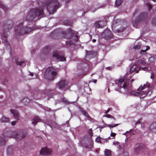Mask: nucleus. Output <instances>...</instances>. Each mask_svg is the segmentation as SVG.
<instances>
[{
    "label": "nucleus",
    "mask_w": 156,
    "mask_h": 156,
    "mask_svg": "<svg viewBox=\"0 0 156 156\" xmlns=\"http://www.w3.org/2000/svg\"><path fill=\"white\" fill-rule=\"evenodd\" d=\"M124 77L117 81L114 85L115 90L119 92L128 95L139 96L140 98H143L146 95H150L152 93L149 84L147 83L143 86H140L138 89V92L132 91L130 84Z\"/></svg>",
    "instance_id": "f257e3e1"
},
{
    "label": "nucleus",
    "mask_w": 156,
    "mask_h": 156,
    "mask_svg": "<svg viewBox=\"0 0 156 156\" xmlns=\"http://www.w3.org/2000/svg\"><path fill=\"white\" fill-rule=\"evenodd\" d=\"M59 4L57 0H51L47 1L45 4L42 5V7L39 9H31L29 12L26 17V20L27 21L33 20V18L38 16H43V8L45 7L49 14H52L55 12L56 9L59 8Z\"/></svg>",
    "instance_id": "f03ea898"
},
{
    "label": "nucleus",
    "mask_w": 156,
    "mask_h": 156,
    "mask_svg": "<svg viewBox=\"0 0 156 156\" xmlns=\"http://www.w3.org/2000/svg\"><path fill=\"white\" fill-rule=\"evenodd\" d=\"M27 135L26 132H12L10 130L4 131L2 133L3 136L0 138V146L5 145L7 138L11 137L17 140H20L25 137Z\"/></svg>",
    "instance_id": "7ed1b4c3"
},
{
    "label": "nucleus",
    "mask_w": 156,
    "mask_h": 156,
    "mask_svg": "<svg viewBox=\"0 0 156 156\" xmlns=\"http://www.w3.org/2000/svg\"><path fill=\"white\" fill-rule=\"evenodd\" d=\"M77 32H74L70 28L67 29L66 33H64V38H68L70 42L67 43L66 41L67 44L71 45L74 41H76L78 40V37L77 35Z\"/></svg>",
    "instance_id": "20e7f679"
},
{
    "label": "nucleus",
    "mask_w": 156,
    "mask_h": 156,
    "mask_svg": "<svg viewBox=\"0 0 156 156\" xmlns=\"http://www.w3.org/2000/svg\"><path fill=\"white\" fill-rule=\"evenodd\" d=\"M15 30L16 34V37L17 38V35L20 34H28L33 30V29L32 28L23 26L22 23H21L15 27Z\"/></svg>",
    "instance_id": "39448f33"
},
{
    "label": "nucleus",
    "mask_w": 156,
    "mask_h": 156,
    "mask_svg": "<svg viewBox=\"0 0 156 156\" xmlns=\"http://www.w3.org/2000/svg\"><path fill=\"white\" fill-rule=\"evenodd\" d=\"M57 75V72L52 67L47 68L45 70L44 76L48 80H52L55 78Z\"/></svg>",
    "instance_id": "423d86ee"
},
{
    "label": "nucleus",
    "mask_w": 156,
    "mask_h": 156,
    "mask_svg": "<svg viewBox=\"0 0 156 156\" xmlns=\"http://www.w3.org/2000/svg\"><path fill=\"white\" fill-rule=\"evenodd\" d=\"M102 37L106 40H108L113 37V35L111 31L108 29L104 30L101 34Z\"/></svg>",
    "instance_id": "0eeeda50"
},
{
    "label": "nucleus",
    "mask_w": 156,
    "mask_h": 156,
    "mask_svg": "<svg viewBox=\"0 0 156 156\" xmlns=\"http://www.w3.org/2000/svg\"><path fill=\"white\" fill-rule=\"evenodd\" d=\"M53 57L56 58L57 60L60 61H64L66 60V58L64 57L63 54H61L57 51L55 52L53 55Z\"/></svg>",
    "instance_id": "6e6552de"
},
{
    "label": "nucleus",
    "mask_w": 156,
    "mask_h": 156,
    "mask_svg": "<svg viewBox=\"0 0 156 156\" xmlns=\"http://www.w3.org/2000/svg\"><path fill=\"white\" fill-rule=\"evenodd\" d=\"M146 16L147 13H141L140 15V17L137 18L135 20V21H132V23L133 26L135 27H137L138 23L141 21L142 20L141 18H140V17H144Z\"/></svg>",
    "instance_id": "1a4fd4ad"
},
{
    "label": "nucleus",
    "mask_w": 156,
    "mask_h": 156,
    "mask_svg": "<svg viewBox=\"0 0 156 156\" xmlns=\"http://www.w3.org/2000/svg\"><path fill=\"white\" fill-rule=\"evenodd\" d=\"M120 21V20L117 19L116 20H115L114 22L113 23V24L112 25V27L113 30L114 32L115 33H120L123 32V31H124L125 29L123 28H121L120 29H114V27H115L116 25V24L118 23Z\"/></svg>",
    "instance_id": "9d476101"
},
{
    "label": "nucleus",
    "mask_w": 156,
    "mask_h": 156,
    "mask_svg": "<svg viewBox=\"0 0 156 156\" xmlns=\"http://www.w3.org/2000/svg\"><path fill=\"white\" fill-rule=\"evenodd\" d=\"M140 67L137 66L136 64H131L129 67V72L130 73H138L140 70Z\"/></svg>",
    "instance_id": "9b49d317"
},
{
    "label": "nucleus",
    "mask_w": 156,
    "mask_h": 156,
    "mask_svg": "<svg viewBox=\"0 0 156 156\" xmlns=\"http://www.w3.org/2000/svg\"><path fill=\"white\" fill-rule=\"evenodd\" d=\"M52 152V150L46 147L42 148L41 150L40 153L41 155H48L50 154Z\"/></svg>",
    "instance_id": "f8f14e48"
},
{
    "label": "nucleus",
    "mask_w": 156,
    "mask_h": 156,
    "mask_svg": "<svg viewBox=\"0 0 156 156\" xmlns=\"http://www.w3.org/2000/svg\"><path fill=\"white\" fill-rule=\"evenodd\" d=\"M106 24V22L104 21H98L94 23L95 27L98 28L104 27Z\"/></svg>",
    "instance_id": "ddd939ff"
},
{
    "label": "nucleus",
    "mask_w": 156,
    "mask_h": 156,
    "mask_svg": "<svg viewBox=\"0 0 156 156\" xmlns=\"http://www.w3.org/2000/svg\"><path fill=\"white\" fill-rule=\"evenodd\" d=\"M89 66V65L87 63L82 62L77 65V68L79 70H85L86 69L87 70L88 69Z\"/></svg>",
    "instance_id": "4468645a"
},
{
    "label": "nucleus",
    "mask_w": 156,
    "mask_h": 156,
    "mask_svg": "<svg viewBox=\"0 0 156 156\" xmlns=\"http://www.w3.org/2000/svg\"><path fill=\"white\" fill-rule=\"evenodd\" d=\"M66 81L65 80L60 81L56 85V87L59 89H63L66 85Z\"/></svg>",
    "instance_id": "2eb2a0df"
},
{
    "label": "nucleus",
    "mask_w": 156,
    "mask_h": 156,
    "mask_svg": "<svg viewBox=\"0 0 156 156\" xmlns=\"http://www.w3.org/2000/svg\"><path fill=\"white\" fill-rule=\"evenodd\" d=\"M86 55L85 57V59H87L88 58H91L94 56L96 55V52H94L92 51H88L86 50Z\"/></svg>",
    "instance_id": "dca6fc26"
},
{
    "label": "nucleus",
    "mask_w": 156,
    "mask_h": 156,
    "mask_svg": "<svg viewBox=\"0 0 156 156\" xmlns=\"http://www.w3.org/2000/svg\"><path fill=\"white\" fill-rule=\"evenodd\" d=\"M11 112L13 114L14 118L17 120L19 119V115L18 112L13 109H10Z\"/></svg>",
    "instance_id": "f3484780"
},
{
    "label": "nucleus",
    "mask_w": 156,
    "mask_h": 156,
    "mask_svg": "<svg viewBox=\"0 0 156 156\" xmlns=\"http://www.w3.org/2000/svg\"><path fill=\"white\" fill-rule=\"evenodd\" d=\"M16 62L17 65L23 66H24L26 65L25 61H23L20 60V61H19L17 60H16Z\"/></svg>",
    "instance_id": "a211bd4d"
},
{
    "label": "nucleus",
    "mask_w": 156,
    "mask_h": 156,
    "mask_svg": "<svg viewBox=\"0 0 156 156\" xmlns=\"http://www.w3.org/2000/svg\"><path fill=\"white\" fill-rule=\"evenodd\" d=\"M95 140H96V141L97 142L100 143H102V142L103 141L104 142H107V140H108V139H101L100 138L97 137L96 139Z\"/></svg>",
    "instance_id": "6ab92c4d"
},
{
    "label": "nucleus",
    "mask_w": 156,
    "mask_h": 156,
    "mask_svg": "<svg viewBox=\"0 0 156 156\" xmlns=\"http://www.w3.org/2000/svg\"><path fill=\"white\" fill-rule=\"evenodd\" d=\"M40 121L41 119L39 118L35 117L34 118L32 123L34 125H35L37 122H39Z\"/></svg>",
    "instance_id": "aec40b11"
},
{
    "label": "nucleus",
    "mask_w": 156,
    "mask_h": 156,
    "mask_svg": "<svg viewBox=\"0 0 156 156\" xmlns=\"http://www.w3.org/2000/svg\"><path fill=\"white\" fill-rule=\"evenodd\" d=\"M123 2L122 0H116L115 1V5L117 7L119 6Z\"/></svg>",
    "instance_id": "412c9836"
},
{
    "label": "nucleus",
    "mask_w": 156,
    "mask_h": 156,
    "mask_svg": "<svg viewBox=\"0 0 156 156\" xmlns=\"http://www.w3.org/2000/svg\"><path fill=\"white\" fill-rule=\"evenodd\" d=\"M9 121V119L8 118L5 117H3L0 119L1 122H8Z\"/></svg>",
    "instance_id": "4be33fe9"
},
{
    "label": "nucleus",
    "mask_w": 156,
    "mask_h": 156,
    "mask_svg": "<svg viewBox=\"0 0 156 156\" xmlns=\"http://www.w3.org/2000/svg\"><path fill=\"white\" fill-rule=\"evenodd\" d=\"M53 91L52 90H49L46 93V94L48 96V97H50L51 98L52 96V94H53Z\"/></svg>",
    "instance_id": "5701e85b"
},
{
    "label": "nucleus",
    "mask_w": 156,
    "mask_h": 156,
    "mask_svg": "<svg viewBox=\"0 0 156 156\" xmlns=\"http://www.w3.org/2000/svg\"><path fill=\"white\" fill-rule=\"evenodd\" d=\"M140 148L138 146L136 147L134 149V153L135 154H137L139 153L140 151Z\"/></svg>",
    "instance_id": "b1692460"
},
{
    "label": "nucleus",
    "mask_w": 156,
    "mask_h": 156,
    "mask_svg": "<svg viewBox=\"0 0 156 156\" xmlns=\"http://www.w3.org/2000/svg\"><path fill=\"white\" fill-rule=\"evenodd\" d=\"M111 155V152L110 150L106 149L105 151V155L106 156H109Z\"/></svg>",
    "instance_id": "393cba45"
},
{
    "label": "nucleus",
    "mask_w": 156,
    "mask_h": 156,
    "mask_svg": "<svg viewBox=\"0 0 156 156\" xmlns=\"http://www.w3.org/2000/svg\"><path fill=\"white\" fill-rule=\"evenodd\" d=\"M80 111L82 113L86 116L90 118V117H89L87 113L83 110V108H80Z\"/></svg>",
    "instance_id": "a878e982"
},
{
    "label": "nucleus",
    "mask_w": 156,
    "mask_h": 156,
    "mask_svg": "<svg viewBox=\"0 0 156 156\" xmlns=\"http://www.w3.org/2000/svg\"><path fill=\"white\" fill-rule=\"evenodd\" d=\"M149 48H150V47L148 46H146V48L145 50H141V52H140L141 54L143 55V54H145L146 53V51L149 49Z\"/></svg>",
    "instance_id": "bb28decb"
},
{
    "label": "nucleus",
    "mask_w": 156,
    "mask_h": 156,
    "mask_svg": "<svg viewBox=\"0 0 156 156\" xmlns=\"http://www.w3.org/2000/svg\"><path fill=\"white\" fill-rule=\"evenodd\" d=\"M119 125L118 124H113L112 125H108L107 126V127H108L110 128L111 129V130H112V128H113L114 127L117 126Z\"/></svg>",
    "instance_id": "cd10ccee"
},
{
    "label": "nucleus",
    "mask_w": 156,
    "mask_h": 156,
    "mask_svg": "<svg viewBox=\"0 0 156 156\" xmlns=\"http://www.w3.org/2000/svg\"><path fill=\"white\" fill-rule=\"evenodd\" d=\"M146 5L148 8L149 10H150L152 8V5L149 3H146Z\"/></svg>",
    "instance_id": "c85d7f7f"
},
{
    "label": "nucleus",
    "mask_w": 156,
    "mask_h": 156,
    "mask_svg": "<svg viewBox=\"0 0 156 156\" xmlns=\"http://www.w3.org/2000/svg\"><path fill=\"white\" fill-rule=\"evenodd\" d=\"M103 117H106L108 118H112V119H114L115 120V118L113 117V116H112L111 115L109 114H107V115H104L103 116Z\"/></svg>",
    "instance_id": "c756f323"
},
{
    "label": "nucleus",
    "mask_w": 156,
    "mask_h": 156,
    "mask_svg": "<svg viewBox=\"0 0 156 156\" xmlns=\"http://www.w3.org/2000/svg\"><path fill=\"white\" fill-rule=\"evenodd\" d=\"M155 59L154 57H151L149 58L148 60L151 62H154Z\"/></svg>",
    "instance_id": "7c9ffc66"
},
{
    "label": "nucleus",
    "mask_w": 156,
    "mask_h": 156,
    "mask_svg": "<svg viewBox=\"0 0 156 156\" xmlns=\"http://www.w3.org/2000/svg\"><path fill=\"white\" fill-rule=\"evenodd\" d=\"M140 48V46L139 45H136L133 47V48L135 50H138Z\"/></svg>",
    "instance_id": "2f4dec72"
},
{
    "label": "nucleus",
    "mask_w": 156,
    "mask_h": 156,
    "mask_svg": "<svg viewBox=\"0 0 156 156\" xmlns=\"http://www.w3.org/2000/svg\"><path fill=\"white\" fill-rule=\"evenodd\" d=\"M62 101L63 103L66 104H69V102L65 98L62 99Z\"/></svg>",
    "instance_id": "473e14b6"
},
{
    "label": "nucleus",
    "mask_w": 156,
    "mask_h": 156,
    "mask_svg": "<svg viewBox=\"0 0 156 156\" xmlns=\"http://www.w3.org/2000/svg\"><path fill=\"white\" fill-rule=\"evenodd\" d=\"M0 7L3 9L5 10V8H6L5 6L3 4L1 3L0 2Z\"/></svg>",
    "instance_id": "72a5a7b5"
},
{
    "label": "nucleus",
    "mask_w": 156,
    "mask_h": 156,
    "mask_svg": "<svg viewBox=\"0 0 156 156\" xmlns=\"http://www.w3.org/2000/svg\"><path fill=\"white\" fill-rule=\"evenodd\" d=\"M111 133L110 134V136L112 137H115L116 135V133H115L112 132V130H111Z\"/></svg>",
    "instance_id": "f704fd0d"
},
{
    "label": "nucleus",
    "mask_w": 156,
    "mask_h": 156,
    "mask_svg": "<svg viewBox=\"0 0 156 156\" xmlns=\"http://www.w3.org/2000/svg\"><path fill=\"white\" fill-rule=\"evenodd\" d=\"M11 150H12V147L11 146L9 147L7 149V151L8 153H9V151H11Z\"/></svg>",
    "instance_id": "c9c22d12"
},
{
    "label": "nucleus",
    "mask_w": 156,
    "mask_h": 156,
    "mask_svg": "<svg viewBox=\"0 0 156 156\" xmlns=\"http://www.w3.org/2000/svg\"><path fill=\"white\" fill-rule=\"evenodd\" d=\"M2 41L5 45L7 44L8 42L6 39H3Z\"/></svg>",
    "instance_id": "e433bc0d"
},
{
    "label": "nucleus",
    "mask_w": 156,
    "mask_h": 156,
    "mask_svg": "<svg viewBox=\"0 0 156 156\" xmlns=\"http://www.w3.org/2000/svg\"><path fill=\"white\" fill-rule=\"evenodd\" d=\"M140 63L142 65H144L145 62L144 60H142L140 61Z\"/></svg>",
    "instance_id": "4c0bfd02"
},
{
    "label": "nucleus",
    "mask_w": 156,
    "mask_h": 156,
    "mask_svg": "<svg viewBox=\"0 0 156 156\" xmlns=\"http://www.w3.org/2000/svg\"><path fill=\"white\" fill-rule=\"evenodd\" d=\"M140 69L145 71H147L148 70L147 68L146 67H142L141 68V69Z\"/></svg>",
    "instance_id": "58836bf2"
},
{
    "label": "nucleus",
    "mask_w": 156,
    "mask_h": 156,
    "mask_svg": "<svg viewBox=\"0 0 156 156\" xmlns=\"http://www.w3.org/2000/svg\"><path fill=\"white\" fill-rule=\"evenodd\" d=\"M89 134L91 136H92V129H90V130L89 131Z\"/></svg>",
    "instance_id": "ea45409f"
},
{
    "label": "nucleus",
    "mask_w": 156,
    "mask_h": 156,
    "mask_svg": "<svg viewBox=\"0 0 156 156\" xmlns=\"http://www.w3.org/2000/svg\"><path fill=\"white\" fill-rule=\"evenodd\" d=\"M110 110V109L109 108H108V109L106 110L105 112V113L106 114L107 113H108Z\"/></svg>",
    "instance_id": "a19ab883"
},
{
    "label": "nucleus",
    "mask_w": 156,
    "mask_h": 156,
    "mask_svg": "<svg viewBox=\"0 0 156 156\" xmlns=\"http://www.w3.org/2000/svg\"><path fill=\"white\" fill-rule=\"evenodd\" d=\"M119 143V142L117 141L114 142L113 143V144L114 145H116Z\"/></svg>",
    "instance_id": "79ce46f5"
},
{
    "label": "nucleus",
    "mask_w": 156,
    "mask_h": 156,
    "mask_svg": "<svg viewBox=\"0 0 156 156\" xmlns=\"http://www.w3.org/2000/svg\"><path fill=\"white\" fill-rule=\"evenodd\" d=\"M16 123V122L13 121V122H12L11 124L12 126H14L15 124Z\"/></svg>",
    "instance_id": "37998d69"
},
{
    "label": "nucleus",
    "mask_w": 156,
    "mask_h": 156,
    "mask_svg": "<svg viewBox=\"0 0 156 156\" xmlns=\"http://www.w3.org/2000/svg\"><path fill=\"white\" fill-rule=\"evenodd\" d=\"M154 75L153 74H152L151 75V78L152 79H153L154 78Z\"/></svg>",
    "instance_id": "c03bdc74"
},
{
    "label": "nucleus",
    "mask_w": 156,
    "mask_h": 156,
    "mask_svg": "<svg viewBox=\"0 0 156 156\" xmlns=\"http://www.w3.org/2000/svg\"><path fill=\"white\" fill-rule=\"evenodd\" d=\"M140 121L138 120V121H136V124L138 123H140Z\"/></svg>",
    "instance_id": "a18cd8bd"
},
{
    "label": "nucleus",
    "mask_w": 156,
    "mask_h": 156,
    "mask_svg": "<svg viewBox=\"0 0 156 156\" xmlns=\"http://www.w3.org/2000/svg\"><path fill=\"white\" fill-rule=\"evenodd\" d=\"M153 126V125H151L150 126V130H152V127Z\"/></svg>",
    "instance_id": "49530a36"
},
{
    "label": "nucleus",
    "mask_w": 156,
    "mask_h": 156,
    "mask_svg": "<svg viewBox=\"0 0 156 156\" xmlns=\"http://www.w3.org/2000/svg\"><path fill=\"white\" fill-rule=\"evenodd\" d=\"M136 63H137L138 62L139 59L137 58H136Z\"/></svg>",
    "instance_id": "de8ad7c7"
},
{
    "label": "nucleus",
    "mask_w": 156,
    "mask_h": 156,
    "mask_svg": "<svg viewBox=\"0 0 156 156\" xmlns=\"http://www.w3.org/2000/svg\"><path fill=\"white\" fill-rule=\"evenodd\" d=\"M93 81L95 83L97 81L96 80H93Z\"/></svg>",
    "instance_id": "09e8293b"
},
{
    "label": "nucleus",
    "mask_w": 156,
    "mask_h": 156,
    "mask_svg": "<svg viewBox=\"0 0 156 156\" xmlns=\"http://www.w3.org/2000/svg\"><path fill=\"white\" fill-rule=\"evenodd\" d=\"M92 41L93 42H95L96 41V40L95 39H94L92 40Z\"/></svg>",
    "instance_id": "8fccbe9b"
},
{
    "label": "nucleus",
    "mask_w": 156,
    "mask_h": 156,
    "mask_svg": "<svg viewBox=\"0 0 156 156\" xmlns=\"http://www.w3.org/2000/svg\"><path fill=\"white\" fill-rule=\"evenodd\" d=\"M127 132L129 133V131H126V132L125 133H124V134H123V135H126V133H127Z\"/></svg>",
    "instance_id": "3c124183"
},
{
    "label": "nucleus",
    "mask_w": 156,
    "mask_h": 156,
    "mask_svg": "<svg viewBox=\"0 0 156 156\" xmlns=\"http://www.w3.org/2000/svg\"><path fill=\"white\" fill-rule=\"evenodd\" d=\"M30 75L31 76H33V73H30Z\"/></svg>",
    "instance_id": "603ef678"
},
{
    "label": "nucleus",
    "mask_w": 156,
    "mask_h": 156,
    "mask_svg": "<svg viewBox=\"0 0 156 156\" xmlns=\"http://www.w3.org/2000/svg\"><path fill=\"white\" fill-rule=\"evenodd\" d=\"M110 67H107L106 68V69H110Z\"/></svg>",
    "instance_id": "864d4df0"
},
{
    "label": "nucleus",
    "mask_w": 156,
    "mask_h": 156,
    "mask_svg": "<svg viewBox=\"0 0 156 156\" xmlns=\"http://www.w3.org/2000/svg\"><path fill=\"white\" fill-rule=\"evenodd\" d=\"M134 81V80L133 79H132V80H131V83Z\"/></svg>",
    "instance_id": "5fc2aeb1"
},
{
    "label": "nucleus",
    "mask_w": 156,
    "mask_h": 156,
    "mask_svg": "<svg viewBox=\"0 0 156 156\" xmlns=\"http://www.w3.org/2000/svg\"><path fill=\"white\" fill-rule=\"evenodd\" d=\"M122 61H121V62H120V64H122Z\"/></svg>",
    "instance_id": "6e6d98bb"
},
{
    "label": "nucleus",
    "mask_w": 156,
    "mask_h": 156,
    "mask_svg": "<svg viewBox=\"0 0 156 156\" xmlns=\"http://www.w3.org/2000/svg\"><path fill=\"white\" fill-rule=\"evenodd\" d=\"M133 61H134V59H133V60H132Z\"/></svg>",
    "instance_id": "4d7b16f0"
},
{
    "label": "nucleus",
    "mask_w": 156,
    "mask_h": 156,
    "mask_svg": "<svg viewBox=\"0 0 156 156\" xmlns=\"http://www.w3.org/2000/svg\"><path fill=\"white\" fill-rule=\"evenodd\" d=\"M25 99H24V100H23V101H24V100H25Z\"/></svg>",
    "instance_id": "13d9d810"
},
{
    "label": "nucleus",
    "mask_w": 156,
    "mask_h": 156,
    "mask_svg": "<svg viewBox=\"0 0 156 156\" xmlns=\"http://www.w3.org/2000/svg\"><path fill=\"white\" fill-rule=\"evenodd\" d=\"M25 99H24V100H23V101H24V100H25Z\"/></svg>",
    "instance_id": "bf43d9fd"
},
{
    "label": "nucleus",
    "mask_w": 156,
    "mask_h": 156,
    "mask_svg": "<svg viewBox=\"0 0 156 156\" xmlns=\"http://www.w3.org/2000/svg\"><path fill=\"white\" fill-rule=\"evenodd\" d=\"M25 99H24V100H23V101H24V100H25Z\"/></svg>",
    "instance_id": "052dcab7"
},
{
    "label": "nucleus",
    "mask_w": 156,
    "mask_h": 156,
    "mask_svg": "<svg viewBox=\"0 0 156 156\" xmlns=\"http://www.w3.org/2000/svg\"><path fill=\"white\" fill-rule=\"evenodd\" d=\"M27 99V100H28V101H29V99Z\"/></svg>",
    "instance_id": "680f3d73"
}]
</instances>
